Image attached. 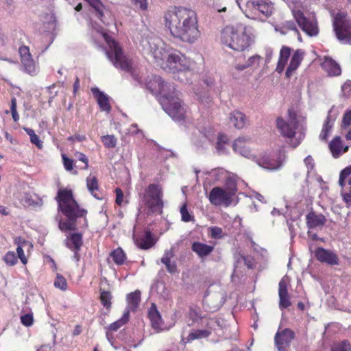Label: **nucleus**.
<instances>
[{"label":"nucleus","mask_w":351,"mask_h":351,"mask_svg":"<svg viewBox=\"0 0 351 351\" xmlns=\"http://www.w3.org/2000/svg\"><path fill=\"white\" fill-rule=\"evenodd\" d=\"M165 20L171 34L183 42L193 43L200 36L196 13L191 9L175 7L165 14Z\"/></svg>","instance_id":"obj_1"},{"label":"nucleus","mask_w":351,"mask_h":351,"mask_svg":"<svg viewBox=\"0 0 351 351\" xmlns=\"http://www.w3.org/2000/svg\"><path fill=\"white\" fill-rule=\"evenodd\" d=\"M155 64L167 72L177 73L178 80L188 82L187 78L184 80L180 75L191 74L193 62L180 51L162 44L155 50Z\"/></svg>","instance_id":"obj_2"},{"label":"nucleus","mask_w":351,"mask_h":351,"mask_svg":"<svg viewBox=\"0 0 351 351\" xmlns=\"http://www.w3.org/2000/svg\"><path fill=\"white\" fill-rule=\"evenodd\" d=\"M158 86V101L162 109L175 121L184 119L185 109L179 98V93L173 85L165 82L160 77H155Z\"/></svg>","instance_id":"obj_3"},{"label":"nucleus","mask_w":351,"mask_h":351,"mask_svg":"<svg viewBox=\"0 0 351 351\" xmlns=\"http://www.w3.org/2000/svg\"><path fill=\"white\" fill-rule=\"evenodd\" d=\"M277 128L293 147H298L305 136V117L298 115L293 109H289L287 120L278 117L276 119Z\"/></svg>","instance_id":"obj_4"},{"label":"nucleus","mask_w":351,"mask_h":351,"mask_svg":"<svg viewBox=\"0 0 351 351\" xmlns=\"http://www.w3.org/2000/svg\"><path fill=\"white\" fill-rule=\"evenodd\" d=\"M221 43L229 48L243 51L253 43L254 36L250 28L243 24L226 26L221 34Z\"/></svg>","instance_id":"obj_5"},{"label":"nucleus","mask_w":351,"mask_h":351,"mask_svg":"<svg viewBox=\"0 0 351 351\" xmlns=\"http://www.w3.org/2000/svg\"><path fill=\"white\" fill-rule=\"evenodd\" d=\"M91 26L93 29L95 30L96 33L108 44L109 49L106 51V54L112 64L117 69L125 71H130L132 68L131 62L123 54L119 44L108 35L101 26L98 25H94L93 24H91Z\"/></svg>","instance_id":"obj_6"},{"label":"nucleus","mask_w":351,"mask_h":351,"mask_svg":"<svg viewBox=\"0 0 351 351\" xmlns=\"http://www.w3.org/2000/svg\"><path fill=\"white\" fill-rule=\"evenodd\" d=\"M238 5L245 15L252 19L263 20L270 16L274 10V5L268 0H247L243 5L237 1Z\"/></svg>","instance_id":"obj_7"},{"label":"nucleus","mask_w":351,"mask_h":351,"mask_svg":"<svg viewBox=\"0 0 351 351\" xmlns=\"http://www.w3.org/2000/svg\"><path fill=\"white\" fill-rule=\"evenodd\" d=\"M332 27L341 43L351 45V19L346 13L339 12L333 14Z\"/></svg>","instance_id":"obj_8"},{"label":"nucleus","mask_w":351,"mask_h":351,"mask_svg":"<svg viewBox=\"0 0 351 351\" xmlns=\"http://www.w3.org/2000/svg\"><path fill=\"white\" fill-rule=\"evenodd\" d=\"M216 136L217 131L213 127L208 125L198 129L197 132L194 134L192 141L198 150L205 151L212 147Z\"/></svg>","instance_id":"obj_9"},{"label":"nucleus","mask_w":351,"mask_h":351,"mask_svg":"<svg viewBox=\"0 0 351 351\" xmlns=\"http://www.w3.org/2000/svg\"><path fill=\"white\" fill-rule=\"evenodd\" d=\"M210 203L215 206H230L233 201L232 192H228L226 189L215 186L213 187L208 195Z\"/></svg>","instance_id":"obj_10"},{"label":"nucleus","mask_w":351,"mask_h":351,"mask_svg":"<svg viewBox=\"0 0 351 351\" xmlns=\"http://www.w3.org/2000/svg\"><path fill=\"white\" fill-rule=\"evenodd\" d=\"M285 158V152L280 151L271 155L257 156L254 162L262 168L268 170H277L282 166Z\"/></svg>","instance_id":"obj_11"},{"label":"nucleus","mask_w":351,"mask_h":351,"mask_svg":"<svg viewBox=\"0 0 351 351\" xmlns=\"http://www.w3.org/2000/svg\"><path fill=\"white\" fill-rule=\"evenodd\" d=\"M56 199L58 203L59 209L64 215H69L71 210H81L70 190L60 189Z\"/></svg>","instance_id":"obj_12"},{"label":"nucleus","mask_w":351,"mask_h":351,"mask_svg":"<svg viewBox=\"0 0 351 351\" xmlns=\"http://www.w3.org/2000/svg\"><path fill=\"white\" fill-rule=\"evenodd\" d=\"M293 15L298 25L309 36H315L319 33L317 21L307 19L300 10H293Z\"/></svg>","instance_id":"obj_13"},{"label":"nucleus","mask_w":351,"mask_h":351,"mask_svg":"<svg viewBox=\"0 0 351 351\" xmlns=\"http://www.w3.org/2000/svg\"><path fill=\"white\" fill-rule=\"evenodd\" d=\"M350 175L351 165L346 167L340 172L339 178V185L341 188V195L348 207L351 206V177L348 178V183H346V179Z\"/></svg>","instance_id":"obj_14"},{"label":"nucleus","mask_w":351,"mask_h":351,"mask_svg":"<svg viewBox=\"0 0 351 351\" xmlns=\"http://www.w3.org/2000/svg\"><path fill=\"white\" fill-rule=\"evenodd\" d=\"M19 53L24 71L32 75L36 74L38 66L32 58L29 48L27 46L23 45L19 47Z\"/></svg>","instance_id":"obj_15"},{"label":"nucleus","mask_w":351,"mask_h":351,"mask_svg":"<svg viewBox=\"0 0 351 351\" xmlns=\"http://www.w3.org/2000/svg\"><path fill=\"white\" fill-rule=\"evenodd\" d=\"M234 152L239 154L241 156L250 159L252 161L256 160L257 155L252 152L248 146V139L244 137H239L232 145Z\"/></svg>","instance_id":"obj_16"},{"label":"nucleus","mask_w":351,"mask_h":351,"mask_svg":"<svg viewBox=\"0 0 351 351\" xmlns=\"http://www.w3.org/2000/svg\"><path fill=\"white\" fill-rule=\"evenodd\" d=\"M294 336V332L289 328H286L282 332H277L274 341L278 350L286 351L287 348L289 346Z\"/></svg>","instance_id":"obj_17"},{"label":"nucleus","mask_w":351,"mask_h":351,"mask_svg":"<svg viewBox=\"0 0 351 351\" xmlns=\"http://www.w3.org/2000/svg\"><path fill=\"white\" fill-rule=\"evenodd\" d=\"M86 214V210H71L69 215H64L67 219L59 223V228L62 231L75 230L76 227V219L77 217H84Z\"/></svg>","instance_id":"obj_18"},{"label":"nucleus","mask_w":351,"mask_h":351,"mask_svg":"<svg viewBox=\"0 0 351 351\" xmlns=\"http://www.w3.org/2000/svg\"><path fill=\"white\" fill-rule=\"evenodd\" d=\"M315 258L322 263L329 265H338L339 258L337 255L331 250L324 249L322 247H317L315 251Z\"/></svg>","instance_id":"obj_19"},{"label":"nucleus","mask_w":351,"mask_h":351,"mask_svg":"<svg viewBox=\"0 0 351 351\" xmlns=\"http://www.w3.org/2000/svg\"><path fill=\"white\" fill-rule=\"evenodd\" d=\"M212 176H215L216 180H221L223 178H226V186L228 192H232L234 196L237 191V176L234 175L227 176V173L223 169H215L212 171Z\"/></svg>","instance_id":"obj_20"},{"label":"nucleus","mask_w":351,"mask_h":351,"mask_svg":"<svg viewBox=\"0 0 351 351\" xmlns=\"http://www.w3.org/2000/svg\"><path fill=\"white\" fill-rule=\"evenodd\" d=\"M326 221L325 216L311 211L306 215V226L308 229L319 228L324 226Z\"/></svg>","instance_id":"obj_21"},{"label":"nucleus","mask_w":351,"mask_h":351,"mask_svg":"<svg viewBox=\"0 0 351 351\" xmlns=\"http://www.w3.org/2000/svg\"><path fill=\"white\" fill-rule=\"evenodd\" d=\"M304 55V52L302 49H298L293 53L285 72V75L287 78H290L298 69L303 60Z\"/></svg>","instance_id":"obj_22"},{"label":"nucleus","mask_w":351,"mask_h":351,"mask_svg":"<svg viewBox=\"0 0 351 351\" xmlns=\"http://www.w3.org/2000/svg\"><path fill=\"white\" fill-rule=\"evenodd\" d=\"M95 10L97 17L104 24L108 25L109 21L106 19V16L110 17V13L107 10L101 0H85Z\"/></svg>","instance_id":"obj_23"},{"label":"nucleus","mask_w":351,"mask_h":351,"mask_svg":"<svg viewBox=\"0 0 351 351\" xmlns=\"http://www.w3.org/2000/svg\"><path fill=\"white\" fill-rule=\"evenodd\" d=\"M91 92L96 98L101 110L109 112L111 110V107L109 103V97L104 93L101 92L97 87L92 88Z\"/></svg>","instance_id":"obj_24"},{"label":"nucleus","mask_w":351,"mask_h":351,"mask_svg":"<svg viewBox=\"0 0 351 351\" xmlns=\"http://www.w3.org/2000/svg\"><path fill=\"white\" fill-rule=\"evenodd\" d=\"M279 308L282 310L291 306L290 297L287 291V282L282 279L279 282Z\"/></svg>","instance_id":"obj_25"},{"label":"nucleus","mask_w":351,"mask_h":351,"mask_svg":"<svg viewBox=\"0 0 351 351\" xmlns=\"http://www.w3.org/2000/svg\"><path fill=\"white\" fill-rule=\"evenodd\" d=\"M191 250L199 258L203 259L213 252L214 246L199 241H195L192 243Z\"/></svg>","instance_id":"obj_26"},{"label":"nucleus","mask_w":351,"mask_h":351,"mask_svg":"<svg viewBox=\"0 0 351 351\" xmlns=\"http://www.w3.org/2000/svg\"><path fill=\"white\" fill-rule=\"evenodd\" d=\"M24 206L40 208L43 205V199L36 193H25L21 197Z\"/></svg>","instance_id":"obj_27"},{"label":"nucleus","mask_w":351,"mask_h":351,"mask_svg":"<svg viewBox=\"0 0 351 351\" xmlns=\"http://www.w3.org/2000/svg\"><path fill=\"white\" fill-rule=\"evenodd\" d=\"M127 306L124 311H128V316L130 317V312H134L137 310L141 302V291L136 290L134 292L128 293L126 296Z\"/></svg>","instance_id":"obj_28"},{"label":"nucleus","mask_w":351,"mask_h":351,"mask_svg":"<svg viewBox=\"0 0 351 351\" xmlns=\"http://www.w3.org/2000/svg\"><path fill=\"white\" fill-rule=\"evenodd\" d=\"M322 66L330 76H337L341 73L340 66L331 58L326 57Z\"/></svg>","instance_id":"obj_29"},{"label":"nucleus","mask_w":351,"mask_h":351,"mask_svg":"<svg viewBox=\"0 0 351 351\" xmlns=\"http://www.w3.org/2000/svg\"><path fill=\"white\" fill-rule=\"evenodd\" d=\"M291 49L289 47L283 46L280 51L279 58L276 68V71L282 73L291 56Z\"/></svg>","instance_id":"obj_30"},{"label":"nucleus","mask_w":351,"mask_h":351,"mask_svg":"<svg viewBox=\"0 0 351 351\" xmlns=\"http://www.w3.org/2000/svg\"><path fill=\"white\" fill-rule=\"evenodd\" d=\"M135 243L141 249L150 248L154 245V237L152 231L146 230L143 237L135 239Z\"/></svg>","instance_id":"obj_31"},{"label":"nucleus","mask_w":351,"mask_h":351,"mask_svg":"<svg viewBox=\"0 0 351 351\" xmlns=\"http://www.w3.org/2000/svg\"><path fill=\"white\" fill-rule=\"evenodd\" d=\"M82 243V235L80 233H73L65 241L66 246L71 250H80Z\"/></svg>","instance_id":"obj_32"},{"label":"nucleus","mask_w":351,"mask_h":351,"mask_svg":"<svg viewBox=\"0 0 351 351\" xmlns=\"http://www.w3.org/2000/svg\"><path fill=\"white\" fill-rule=\"evenodd\" d=\"M230 123L237 129H242L246 123L245 115L240 111H234L230 114Z\"/></svg>","instance_id":"obj_33"},{"label":"nucleus","mask_w":351,"mask_h":351,"mask_svg":"<svg viewBox=\"0 0 351 351\" xmlns=\"http://www.w3.org/2000/svg\"><path fill=\"white\" fill-rule=\"evenodd\" d=\"M329 148L335 158H338L341 154L345 153L348 150L346 147L342 150V143L339 136H335L329 143Z\"/></svg>","instance_id":"obj_34"},{"label":"nucleus","mask_w":351,"mask_h":351,"mask_svg":"<svg viewBox=\"0 0 351 351\" xmlns=\"http://www.w3.org/2000/svg\"><path fill=\"white\" fill-rule=\"evenodd\" d=\"M86 186L88 190L94 197H95L97 199H101V197L99 195V193H98V180L95 176H92L91 175H90L86 178Z\"/></svg>","instance_id":"obj_35"},{"label":"nucleus","mask_w":351,"mask_h":351,"mask_svg":"<svg viewBox=\"0 0 351 351\" xmlns=\"http://www.w3.org/2000/svg\"><path fill=\"white\" fill-rule=\"evenodd\" d=\"M276 29L282 34H286L288 31H293L295 34H298V40H301V36L297 29V25L293 21H287L282 23L278 27H276Z\"/></svg>","instance_id":"obj_36"},{"label":"nucleus","mask_w":351,"mask_h":351,"mask_svg":"<svg viewBox=\"0 0 351 351\" xmlns=\"http://www.w3.org/2000/svg\"><path fill=\"white\" fill-rule=\"evenodd\" d=\"M332 110H330L328 112V114L325 120L324 124L323 125V128L319 135V138L321 140L326 141L328 138V135L332 127L333 122L335 121V118L332 119L330 116V113Z\"/></svg>","instance_id":"obj_37"},{"label":"nucleus","mask_w":351,"mask_h":351,"mask_svg":"<svg viewBox=\"0 0 351 351\" xmlns=\"http://www.w3.org/2000/svg\"><path fill=\"white\" fill-rule=\"evenodd\" d=\"M171 327V325H167L163 322L160 313L155 306V332L169 330Z\"/></svg>","instance_id":"obj_38"},{"label":"nucleus","mask_w":351,"mask_h":351,"mask_svg":"<svg viewBox=\"0 0 351 351\" xmlns=\"http://www.w3.org/2000/svg\"><path fill=\"white\" fill-rule=\"evenodd\" d=\"M110 257L112 258L114 263L117 265H123L126 259L123 250L120 247L114 250L110 253Z\"/></svg>","instance_id":"obj_39"},{"label":"nucleus","mask_w":351,"mask_h":351,"mask_svg":"<svg viewBox=\"0 0 351 351\" xmlns=\"http://www.w3.org/2000/svg\"><path fill=\"white\" fill-rule=\"evenodd\" d=\"M143 202L152 210L154 208V184L149 185L143 196Z\"/></svg>","instance_id":"obj_40"},{"label":"nucleus","mask_w":351,"mask_h":351,"mask_svg":"<svg viewBox=\"0 0 351 351\" xmlns=\"http://www.w3.org/2000/svg\"><path fill=\"white\" fill-rule=\"evenodd\" d=\"M128 311H124L122 317L114 322L112 323L108 329L111 331L118 330L122 326L125 324L129 320Z\"/></svg>","instance_id":"obj_41"},{"label":"nucleus","mask_w":351,"mask_h":351,"mask_svg":"<svg viewBox=\"0 0 351 351\" xmlns=\"http://www.w3.org/2000/svg\"><path fill=\"white\" fill-rule=\"evenodd\" d=\"M234 258L237 262V267L239 266L240 263L242 262L247 267V268H252L254 265V259L253 257L250 256H244L240 254H236L234 255Z\"/></svg>","instance_id":"obj_42"},{"label":"nucleus","mask_w":351,"mask_h":351,"mask_svg":"<svg viewBox=\"0 0 351 351\" xmlns=\"http://www.w3.org/2000/svg\"><path fill=\"white\" fill-rule=\"evenodd\" d=\"M216 149L218 154H222L226 152L225 145L228 143V138L227 136L219 134L217 137Z\"/></svg>","instance_id":"obj_43"},{"label":"nucleus","mask_w":351,"mask_h":351,"mask_svg":"<svg viewBox=\"0 0 351 351\" xmlns=\"http://www.w3.org/2000/svg\"><path fill=\"white\" fill-rule=\"evenodd\" d=\"M24 130L29 136L31 143L36 145L38 149H41L43 147V142L40 140L39 136L36 134L34 130L29 128H24Z\"/></svg>","instance_id":"obj_44"},{"label":"nucleus","mask_w":351,"mask_h":351,"mask_svg":"<svg viewBox=\"0 0 351 351\" xmlns=\"http://www.w3.org/2000/svg\"><path fill=\"white\" fill-rule=\"evenodd\" d=\"M3 261L8 266H14L18 263V258L13 251H8L3 257Z\"/></svg>","instance_id":"obj_45"},{"label":"nucleus","mask_w":351,"mask_h":351,"mask_svg":"<svg viewBox=\"0 0 351 351\" xmlns=\"http://www.w3.org/2000/svg\"><path fill=\"white\" fill-rule=\"evenodd\" d=\"M172 256L171 252H167L162 258L161 261L163 264L166 265L167 270L170 273H174L176 271V265L175 263H171L170 261V258Z\"/></svg>","instance_id":"obj_46"},{"label":"nucleus","mask_w":351,"mask_h":351,"mask_svg":"<svg viewBox=\"0 0 351 351\" xmlns=\"http://www.w3.org/2000/svg\"><path fill=\"white\" fill-rule=\"evenodd\" d=\"M157 155V159H167L173 155V153L167 149H162L155 143V154Z\"/></svg>","instance_id":"obj_47"},{"label":"nucleus","mask_w":351,"mask_h":351,"mask_svg":"<svg viewBox=\"0 0 351 351\" xmlns=\"http://www.w3.org/2000/svg\"><path fill=\"white\" fill-rule=\"evenodd\" d=\"M246 69L245 63L235 62L230 67L229 72L234 78H237L238 73Z\"/></svg>","instance_id":"obj_48"},{"label":"nucleus","mask_w":351,"mask_h":351,"mask_svg":"<svg viewBox=\"0 0 351 351\" xmlns=\"http://www.w3.org/2000/svg\"><path fill=\"white\" fill-rule=\"evenodd\" d=\"M29 246V242L26 241H23L22 245L17 246L16 252H17V258H19L21 263L23 265H26L27 263V258H26L24 253V247Z\"/></svg>","instance_id":"obj_49"},{"label":"nucleus","mask_w":351,"mask_h":351,"mask_svg":"<svg viewBox=\"0 0 351 351\" xmlns=\"http://www.w3.org/2000/svg\"><path fill=\"white\" fill-rule=\"evenodd\" d=\"M210 335V332L208 330H197L191 332L188 336L189 341H192L196 339L208 337Z\"/></svg>","instance_id":"obj_50"},{"label":"nucleus","mask_w":351,"mask_h":351,"mask_svg":"<svg viewBox=\"0 0 351 351\" xmlns=\"http://www.w3.org/2000/svg\"><path fill=\"white\" fill-rule=\"evenodd\" d=\"M134 78L139 83L144 84L145 88L150 91V93L154 92V83L152 82V77H147V78L143 79V77H138L137 76H135L133 75Z\"/></svg>","instance_id":"obj_51"},{"label":"nucleus","mask_w":351,"mask_h":351,"mask_svg":"<svg viewBox=\"0 0 351 351\" xmlns=\"http://www.w3.org/2000/svg\"><path fill=\"white\" fill-rule=\"evenodd\" d=\"M189 317L193 322H197L199 319H202L204 317V315L202 314L201 311L199 308L196 306H191L189 312Z\"/></svg>","instance_id":"obj_52"},{"label":"nucleus","mask_w":351,"mask_h":351,"mask_svg":"<svg viewBox=\"0 0 351 351\" xmlns=\"http://www.w3.org/2000/svg\"><path fill=\"white\" fill-rule=\"evenodd\" d=\"M112 296L109 291H102L100 295L101 302L104 307L110 308L111 306Z\"/></svg>","instance_id":"obj_53"},{"label":"nucleus","mask_w":351,"mask_h":351,"mask_svg":"<svg viewBox=\"0 0 351 351\" xmlns=\"http://www.w3.org/2000/svg\"><path fill=\"white\" fill-rule=\"evenodd\" d=\"M101 141L107 148H114L117 145V139L113 135L103 136Z\"/></svg>","instance_id":"obj_54"},{"label":"nucleus","mask_w":351,"mask_h":351,"mask_svg":"<svg viewBox=\"0 0 351 351\" xmlns=\"http://www.w3.org/2000/svg\"><path fill=\"white\" fill-rule=\"evenodd\" d=\"M332 351H351V346L348 341H343L335 344Z\"/></svg>","instance_id":"obj_55"},{"label":"nucleus","mask_w":351,"mask_h":351,"mask_svg":"<svg viewBox=\"0 0 351 351\" xmlns=\"http://www.w3.org/2000/svg\"><path fill=\"white\" fill-rule=\"evenodd\" d=\"M54 286L60 290H66L67 282L66 279L60 274H57L56 278L54 281Z\"/></svg>","instance_id":"obj_56"},{"label":"nucleus","mask_w":351,"mask_h":351,"mask_svg":"<svg viewBox=\"0 0 351 351\" xmlns=\"http://www.w3.org/2000/svg\"><path fill=\"white\" fill-rule=\"evenodd\" d=\"M155 211L157 208L160 209L162 208L163 206L162 201L160 198L161 195V188L155 184Z\"/></svg>","instance_id":"obj_57"},{"label":"nucleus","mask_w":351,"mask_h":351,"mask_svg":"<svg viewBox=\"0 0 351 351\" xmlns=\"http://www.w3.org/2000/svg\"><path fill=\"white\" fill-rule=\"evenodd\" d=\"M261 57L258 55H254L250 57L245 62L247 69L253 67L256 68L258 66Z\"/></svg>","instance_id":"obj_58"},{"label":"nucleus","mask_w":351,"mask_h":351,"mask_svg":"<svg viewBox=\"0 0 351 351\" xmlns=\"http://www.w3.org/2000/svg\"><path fill=\"white\" fill-rule=\"evenodd\" d=\"M21 324L27 327L31 326L34 323L33 313H28L21 316Z\"/></svg>","instance_id":"obj_59"},{"label":"nucleus","mask_w":351,"mask_h":351,"mask_svg":"<svg viewBox=\"0 0 351 351\" xmlns=\"http://www.w3.org/2000/svg\"><path fill=\"white\" fill-rule=\"evenodd\" d=\"M180 213L182 216V220L183 221L189 222L192 221L193 216L188 211L186 204H184L180 208Z\"/></svg>","instance_id":"obj_60"},{"label":"nucleus","mask_w":351,"mask_h":351,"mask_svg":"<svg viewBox=\"0 0 351 351\" xmlns=\"http://www.w3.org/2000/svg\"><path fill=\"white\" fill-rule=\"evenodd\" d=\"M10 110L13 120L15 122L18 121L19 120V115L16 111V99L14 97H12L11 99Z\"/></svg>","instance_id":"obj_61"},{"label":"nucleus","mask_w":351,"mask_h":351,"mask_svg":"<svg viewBox=\"0 0 351 351\" xmlns=\"http://www.w3.org/2000/svg\"><path fill=\"white\" fill-rule=\"evenodd\" d=\"M64 167L66 171H71L73 168V160L68 158L65 154H62Z\"/></svg>","instance_id":"obj_62"},{"label":"nucleus","mask_w":351,"mask_h":351,"mask_svg":"<svg viewBox=\"0 0 351 351\" xmlns=\"http://www.w3.org/2000/svg\"><path fill=\"white\" fill-rule=\"evenodd\" d=\"M211 237L213 239H220L222 237V229L219 227L213 226L210 229Z\"/></svg>","instance_id":"obj_63"},{"label":"nucleus","mask_w":351,"mask_h":351,"mask_svg":"<svg viewBox=\"0 0 351 351\" xmlns=\"http://www.w3.org/2000/svg\"><path fill=\"white\" fill-rule=\"evenodd\" d=\"M351 124V110H347L342 119V125L343 127H348Z\"/></svg>","instance_id":"obj_64"}]
</instances>
